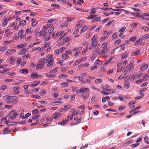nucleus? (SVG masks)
<instances>
[{
  "label": "nucleus",
  "mask_w": 149,
  "mask_h": 149,
  "mask_svg": "<svg viewBox=\"0 0 149 149\" xmlns=\"http://www.w3.org/2000/svg\"><path fill=\"white\" fill-rule=\"evenodd\" d=\"M134 65L132 63L129 64L128 66L124 68L123 71L125 72V74L129 73L132 71V70L134 68Z\"/></svg>",
  "instance_id": "1"
},
{
  "label": "nucleus",
  "mask_w": 149,
  "mask_h": 149,
  "mask_svg": "<svg viewBox=\"0 0 149 149\" xmlns=\"http://www.w3.org/2000/svg\"><path fill=\"white\" fill-rule=\"evenodd\" d=\"M18 115L17 112L14 110H12L10 112V117L11 119H15Z\"/></svg>",
  "instance_id": "2"
},
{
  "label": "nucleus",
  "mask_w": 149,
  "mask_h": 149,
  "mask_svg": "<svg viewBox=\"0 0 149 149\" xmlns=\"http://www.w3.org/2000/svg\"><path fill=\"white\" fill-rule=\"evenodd\" d=\"M17 97L16 96H10V104H16L17 102Z\"/></svg>",
  "instance_id": "3"
},
{
  "label": "nucleus",
  "mask_w": 149,
  "mask_h": 149,
  "mask_svg": "<svg viewBox=\"0 0 149 149\" xmlns=\"http://www.w3.org/2000/svg\"><path fill=\"white\" fill-rule=\"evenodd\" d=\"M96 36H94L91 39V40L93 41L92 42L91 45L93 46L96 45L97 42V41L96 40Z\"/></svg>",
  "instance_id": "4"
},
{
  "label": "nucleus",
  "mask_w": 149,
  "mask_h": 149,
  "mask_svg": "<svg viewBox=\"0 0 149 149\" xmlns=\"http://www.w3.org/2000/svg\"><path fill=\"white\" fill-rule=\"evenodd\" d=\"M24 31L22 29L18 33V36H19V37L20 38H21V39L23 38L24 37H25V36H24V35H22L24 33Z\"/></svg>",
  "instance_id": "5"
},
{
  "label": "nucleus",
  "mask_w": 149,
  "mask_h": 149,
  "mask_svg": "<svg viewBox=\"0 0 149 149\" xmlns=\"http://www.w3.org/2000/svg\"><path fill=\"white\" fill-rule=\"evenodd\" d=\"M38 77V74L37 73H32L31 74V78L36 79Z\"/></svg>",
  "instance_id": "6"
},
{
  "label": "nucleus",
  "mask_w": 149,
  "mask_h": 149,
  "mask_svg": "<svg viewBox=\"0 0 149 149\" xmlns=\"http://www.w3.org/2000/svg\"><path fill=\"white\" fill-rule=\"evenodd\" d=\"M80 90L81 91V92H83L84 93L87 92H89V89L88 88H80Z\"/></svg>",
  "instance_id": "7"
},
{
  "label": "nucleus",
  "mask_w": 149,
  "mask_h": 149,
  "mask_svg": "<svg viewBox=\"0 0 149 149\" xmlns=\"http://www.w3.org/2000/svg\"><path fill=\"white\" fill-rule=\"evenodd\" d=\"M108 52V49L107 47H104L103 49L102 50L101 53H98V54L100 55L103 54H105L107 53Z\"/></svg>",
  "instance_id": "8"
},
{
  "label": "nucleus",
  "mask_w": 149,
  "mask_h": 149,
  "mask_svg": "<svg viewBox=\"0 0 149 149\" xmlns=\"http://www.w3.org/2000/svg\"><path fill=\"white\" fill-rule=\"evenodd\" d=\"M63 60H66L69 58V56L66 54L63 53L61 56Z\"/></svg>",
  "instance_id": "9"
},
{
  "label": "nucleus",
  "mask_w": 149,
  "mask_h": 149,
  "mask_svg": "<svg viewBox=\"0 0 149 149\" xmlns=\"http://www.w3.org/2000/svg\"><path fill=\"white\" fill-rule=\"evenodd\" d=\"M28 49L27 48H24L20 50V51L18 54L23 55L25 54V52L27 51Z\"/></svg>",
  "instance_id": "10"
},
{
  "label": "nucleus",
  "mask_w": 149,
  "mask_h": 149,
  "mask_svg": "<svg viewBox=\"0 0 149 149\" xmlns=\"http://www.w3.org/2000/svg\"><path fill=\"white\" fill-rule=\"evenodd\" d=\"M142 41V38H140L134 43V45H137L138 44H140Z\"/></svg>",
  "instance_id": "11"
},
{
  "label": "nucleus",
  "mask_w": 149,
  "mask_h": 149,
  "mask_svg": "<svg viewBox=\"0 0 149 149\" xmlns=\"http://www.w3.org/2000/svg\"><path fill=\"white\" fill-rule=\"evenodd\" d=\"M44 64L43 63H39L36 65V67L38 69H40L44 66Z\"/></svg>",
  "instance_id": "12"
},
{
  "label": "nucleus",
  "mask_w": 149,
  "mask_h": 149,
  "mask_svg": "<svg viewBox=\"0 0 149 149\" xmlns=\"http://www.w3.org/2000/svg\"><path fill=\"white\" fill-rule=\"evenodd\" d=\"M53 60L50 59L48 62V64L47 65V67H50L53 64Z\"/></svg>",
  "instance_id": "13"
},
{
  "label": "nucleus",
  "mask_w": 149,
  "mask_h": 149,
  "mask_svg": "<svg viewBox=\"0 0 149 149\" xmlns=\"http://www.w3.org/2000/svg\"><path fill=\"white\" fill-rule=\"evenodd\" d=\"M19 72L23 74L28 73L29 72L28 70L26 69H22L19 70Z\"/></svg>",
  "instance_id": "14"
},
{
  "label": "nucleus",
  "mask_w": 149,
  "mask_h": 149,
  "mask_svg": "<svg viewBox=\"0 0 149 149\" xmlns=\"http://www.w3.org/2000/svg\"><path fill=\"white\" fill-rule=\"evenodd\" d=\"M61 116V114L60 113H54V119H57L58 118Z\"/></svg>",
  "instance_id": "15"
},
{
  "label": "nucleus",
  "mask_w": 149,
  "mask_h": 149,
  "mask_svg": "<svg viewBox=\"0 0 149 149\" xmlns=\"http://www.w3.org/2000/svg\"><path fill=\"white\" fill-rule=\"evenodd\" d=\"M8 116H7L6 117L2 118L1 119V120L3 121H4V122L6 124L8 125H9V123H8V121H7V117H8Z\"/></svg>",
  "instance_id": "16"
},
{
  "label": "nucleus",
  "mask_w": 149,
  "mask_h": 149,
  "mask_svg": "<svg viewBox=\"0 0 149 149\" xmlns=\"http://www.w3.org/2000/svg\"><path fill=\"white\" fill-rule=\"evenodd\" d=\"M68 122V120H66V119H65V120H63L62 121L61 123H58V124L59 125L60 124L63 126L65 124L67 123Z\"/></svg>",
  "instance_id": "17"
},
{
  "label": "nucleus",
  "mask_w": 149,
  "mask_h": 149,
  "mask_svg": "<svg viewBox=\"0 0 149 149\" xmlns=\"http://www.w3.org/2000/svg\"><path fill=\"white\" fill-rule=\"evenodd\" d=\"M26 23V22L25 20H22L19 22V24L21 26L25 25Z\"/></svg>",
  "instance_id": "18"
},
{
  "label": "nucleus",
  "mask_w": 149,
  "mask_h": 149,
  "mask_svg": "<svg viewBox=\"0 0 149 149\" xmlns=\"http://www.w3.org/2000/svg\"><path fill=\"white\" fill-rule=\"evenodd\" d=\"M46 76L48 78H54L56 77V75H52L50 74H46Z\"/></svg>",
  "instance_id": "19"
},
{
  "label": "nucleus",
  "mask_w": 149,
  "mask_h": 149,
  "mask_svg": "<svg viewBox=\"0 0 149 149\" xmlns=\"http://www.w3.org/2000/svg\"><path fill=\"white\" fill-rule=\"evenodd\" d=\"M68 77V75L63 74H61L59 75L58 78L60 79L66 78Z\"/></svg>",
  "instance_id": "20"
},
{
  "label": "nucleus",
  "mask_w": 149,
  "mask_h": 149,
  "mask_svg": "<svg viewBox=\"0 0 149 149\" xmlns=\"http://www.w3.org/2000/svg\"><path fill=\"white\" fill-rule=\"evenodd\" d=\"M38 33H39L40 36H45L47 33L46 32H42L40 31V32H38L37 33V34Z\"/></svg>",
  "instance_id": "21"
},
{
  "label": "nucleus",
  "mask_w": 149,
  "mask_h": 149,
  "mask_svg": "<svg viewBox=\"0 0 149 149\" xmlns=\"http://www.w3.org/2000/svg\"><path fill=\"white\" fill-rule=\"evenodd\" d=\"M26 45V43L21 44L18 45L17 47L19 48H22L24 47H25Z\"/></svg>",
  "instance_id": "22"
},
{
  "label": "nucleus",
  "mask_w": 149,
  "mask_h": 149,
  "mask_svg": "<svg viewBox=\"0 0 149 149\" xmlns=\"http://www.w3.org/2000/svg\"><path fill=\"white\" fill-rule=\"evenodd\" d=\"M16 60V58L10 57V63L11 64L14 63L15 62Z\"/></svg>",
  "instance_id": "23"
},
{
  "label": "nucleus",
  "mask_w": 149,
  "mask_h": 149,
  "mask_svg": "<svg viewBox=\"0 0 149 149\" xmlns=\"http://www.w3.org/2000/svg\"><path fill=\"white\" fill-rule=\"evenodd\" d=\"M130 86L129 83H127L124 84V88L126 89H128Z\"/></svg>",
  "instance_id": "24"
},
{
  "label": "nucleus",
  "mask_w": 149,
  "mask_h": 149,
  "mask_svg": "<svg viewBox=\"0 0 149 149\" xmlns=\"http://www.w3.org/2000/svg\"><path fill=\"white\" fill-rule=\"evenodd\" d=\"M97 16L96 15H90L89 16L87 17L86 18L89 19H92L95 18H96L97 17Z\"/></svg>",
  "instance_id": "25"
},
{
  "label": "nucleus",
  "mask_w": 149,
  "mask_h": 149,
  "mask_svg": "<svg viewBox=\"0 0 149 149\" xmlns=\"http://www.w3.org/2000/svg\"><path fill=\"white\" fill-rule=\"evenodd\" d=\"M40 81H35L33 83V85L34 86H37L40 83Z\"/></svg>",
  "instance_id": "26"
},
{
  "label": "nucleus",
  "mask_w": 149,
  "mask_h": 149,
  "mask_svg": "<svg viewBox=\"0 0 149 149\" xmlns=\"http://www.w3.org/2000/svg\"><path fill=\"white\" fill-rule=\"evenodd\" d=\"M110 99L109 97V96H106L104 98H103L102 99V102H106V100H108Z\"/></svg>",
  "instance_id": "27"
},
{
  "label": "nucleus",
  "mask_w": 149,
  "mask_h": 149,
  "mask_svg": "<svg viewBox=\"0 0 149 149\" xmlns=\"http://www.w3.org/2000/svg\"><path fill=\"white\" fill-rule=\"evenodd\" d=\"M57 68H58L57 67H55L54 68V69L50 70L49 71V72L50 73H56V72H57V71H58V70H57Z\"/></svg>",
  "instance_id": "28"
},
{
  "label": "nucleus",
  "mask_w": 149,
  "mask_h": 149,
  "mask_svg": "<svg viewBox=\"0 0 149 149\" xmlns=\"http://www.w3.org/2000/svg\"><path fill=\"white\" fill-rule=\"evenodd\" d=\"M102 82V80L101 79H96L95 81V82L96 84H98Z\"/></svg>",
  "instance_id": "29"
},
{
  "label": "nucleus",
  "mask_w": 149,
  "mask_h": 149,
  "mask_svg": "<svg viewBox=\"0 0 149 149\" xmlns=\"http://www.w3.org/2000/svg\"><path fill=\"white\" fill-rule=\"evenodd\" d=\"M61 85H62L63 86H69V84L67 82H65L61 84Z\"/></svg>",
  "instance_id": "30"
},
{
  "label": "nucleus",
  "mask_w": 149,
  "mask_h": 149,
  "mask_svg": "<svg viewBox=\"0 0 149 149\" xmlns=\"http://www.w3.org/2000/svg\"><path fill=\"white\" fill-rule=\"evenodd\" d=\"M48 60L47 59H46L45 58H44L40 60V61L42 62V63H47L48 62Z\"/></svg>",
  "instance_id": "31"
},
{
  "label": "nucleus",
  "mask_w": 149,
  "mask_h": 149,
  "mask_svg": "<svg viewBox=\"0 0 149 149\" xmlns=\"http://www.w3.org/2000/svg\"><path fill=\"white\" fill-rule=\"evenodd\" d=\"M7 88V86H3L0 87V89L2 91H4Z\"/></svg>",
  "instance_id": "32"
},
{
  "label": "nucleus",
  "mask_w": 149,
  "mask_h": 149,
  "mask_svg": "<svg viewBox=\"0 0 149 149\" xmlns=\"http://www.w3.org/2000/svg\"><path fill=\"white\" fill-rule=\"evenodd\" d=\"M68 26V24L66 23H62L61 24V27L62 28L66 27Z\"/></svg>",
  "instance_id": "33"
},
{
  "label": "nucleus",
  "mask_w": 149,
  "mask_h": 149,
  "mask_svg": "<svg viewBox=\"0 0 149 149\" xmlns=\"http://www.w3.org/2000/svg\"><path fill=\"white\" fill-rule=\"evenodd\" d=\"M70 37H68L67 38H64L63 40V41L65 42H67L70 41Z\"/></svg>",
  "instance_id": "34"
},
{
  "label": "nucleus",
  "mask_w": 149,
  "mask_h": 149,
  "mask_svg": "<svg viewBox=\"0 0 149 149\" xmlns=\"http://www.w3.org/2000/svg\"><path fill=\"white\" fill-rule=\"evenodd\" d=\"M38 109H35L32 111V113L33 114H37L38 113Z\"/></svg>",
  "instance_id": "35"
},
{
  "label": "nucleus",
  "mask_w": 149,
  "mask_h": 149,
  "mask_svg": "<svg viewBox=\"0 0 149 149\" xmlns=\"http://www.w3.org/2000/svg\"><path fill=\"white\" fill-rule=\"evenodd\" d=\"M78 78H79V80L81 81V82L80 83H85L82 80L84 78V77L82 76H77Z\"/></svg>",
  "instance_id": "36"
},
{
  "label": "nucleus",
  "mask_w": 149,
  "mask_h": 149,
  "mask_svg": "<svg viewBox=\"0 0 149 149\" xmlns=\"http://www.w3.org/2000/svg\"><path fill=\"white\" fill-rule=\"evenodd\" d=\"M132 142L131 141H129L123 144L124 146H126L127 145L130 144Z\"/></svg>",
  "instance_id": "37"
},
{
  "label": "nucleus",
  "mask_w": 149,
  "mask_h": 149,
  "mask_svg": "<svg viewBox=\"0 0 149 149\" xmlns=\"http://www.w3.org/2000/svg\"><path fill=\"white\" fill-rule=\"evenodd\" d=\"M9 131L8 128H6L3 130V132L5 134H7L8 133Z\"/></svg>",
  "instance_id": "38"
},
{
  "label": "nucleus",
  "mask_w": 149,
  "mask_h": 149,
  "mask_svg": "<svg viewBox=\"0 0 149 149\" xmlns=\"http://www.w3.org/2000/svg\"><path fill=\"white\" fill-rule=\"evenodd\" d=\"M88 28V27L86 26H84L82 27V29L81 31V33H82Z\"/></svg>",
  "instance_id": "39"
},
{
  "label": "nucleus",
  "mask_w": 149,
  "mask_h": 149,
  "mask_svg": "<svg viewBox=\"0 0 149 149\" xmlns=\"http://www.w3.org/2000/svg\"><path fill=\"white\" fill-rule=\"evenodd\" d=\"M144 139L146 143L149 144V139L148 138V137L147 136H146L145 137Z\"/></svg>",
  "instance_id": "40"
},
{
  "label": "nucleus",
  "mask_w": 149,
  "mask_h": 149,
  "mask_svg": "<svg viewBox=\"0 0 149 149\" xmlns=\"http://www.w3.org/2000/svg\"><path fill=\"white\" fill-rule=\"evenodd\" d=\"M75 9L76 10H79V11H83L84 12H86L87 11V10H84V9L78 8H77V7H75Z\"/></svg>",
  "instance_id": "41"
},
{
  "label": "nucleus",
  "mask_w": 149,
  "mask_h": 149,
  "mask_svg": "<svg viewBox=\"0 0 149 149\" xmlns=\"http://www.w3.org/2000/svg\"><path fill=\"white\" fill-rule=\"evenodd\" d=\"M7 48V47L6 46L1 47L0 48V50L1 52L3 51L6 49Z\"/></svg>",
  "instance_id": "42"
},
{
  "label": "nucleus",
  "mask_w": 149,
  "mask_h": 149,
  "mask_svg": "<svg viewBox=\"0 0 149 149\" xmlns=\"http://www.w3.org/2000/svg\"><path fill=\"white\" fill-rule=\"evenodd\" d=\"M31 97H32L35 98L36 99H41V97L39 96H38L37 95H32Z\"/></svg>",
  "instance_id": "43"
},
{
  "label": "nucleus",
  "mask_w": 149,
  "mask_h": 149,
  "mask_svg": "<svg viewBox=\"0 0 149 149\" xmlns=\"http://www.w3.org/2000/svg\"><path fill=\"white\" fill-rule=\"evenodd\" d=\"M149 38V34H147L144 35L142 36V38L144 39H146Z\"/></svg>",
  "instance_id": "44"
},
{
  "label": "nucleus",
  "mask_w": 149,
  "mask_h": 149,
  "mask_svg": "<svg viewBox=\"0 0 149 149\" xmlns=\"http://www.w3.org/2000/svg\"><path fill=\"white\" fill-rule=\"evenodd\" d=\"M140 52V50L139 49L136 50L135 52H134V55H138L139 54Z\"/></svg>",
  "instance_id": "45"
},
{
  "label": "nucleus",
  "mask_w": 149,
  "mask_h": 149,
  "mask_svg": "<svg viewBox=\"0 0 149 149\" xmlns=\"http://www.w3.org/2000/svg\"><path fill=\"white\" fill-rule=\"evenodd\" d=\"M81 62V61H80L79 60L76 61L74 63V66H77Z\"/></svg>",
  "instance_id": "46"
},
{
  "label": "nucleus",
  "mask_w": 149,
  "mask_h": 149,
  "mask_svg": "<svg viewBox=\"0 0 149 149\" xmlns=\"http://www.w3.org/2000/svg\"><path fill=\"white\" fill-rule=\"evenodd\" d=\"M143 80H144V79H140L139 80L136 81L135 82V83L136 84H138L139 83H141L142 82Z\"/></svg>",
  "instance_id": "47"
},
{
  "label": "nucleus",
  "mask_w": 149,
  "mask_h": 149,
  "mask_svg": "<svg viewBox=\"0 0 149 149\" xmlns=\"http://www.w3.org/2000/svg\"><path fill=\"white\" fill-rule=\"evenodd\" d=\"M66 49V47H63L60 48L59 49V51L60 52H62Z\"/></svg>",
  "instance_id": "48"
},
{
  "label": "nucleus",
  "mask_w": 149,
  "mask_h": 149,
  "mask_svg": "<svg viewBox=\"0 0 149 149\" xmlns=\"http://www.w3.org/2000/svg\"><path fill=\"white\" fill-rule=\"evenodd\" d=\"M126 29V28L125 27H124L123 28L119 29L118 30V31L120 32H123Z\"/></svg>",
  "instance_id": "49"
},
{
  "label": "nucleus",
  "mask_w": 149,
  "mask_h": 149,
  "mask_svg": "<svg viewBox=\"0 0 149 149\" xmlns=\"http://www.w3.org/2000/svg\"><path fill=\"white\" fill-rule=\"evenodd\" d=\"M136 40V38L135 37H132L130 39V40L132 42L135 41Z\"/></svg>",
  "instance_id": "50"
},
{
  "label": "nucleus",
  "mask_w": 149,
  "mask_h": 149,
  "mask_svg": "<svg viewBox=\"0 0 149 149\" xmlns=\"http://www.w3.org/2000/svg\"><path fill=\"white\" fill-rule=\"evenodd\" d=\"M63 33V32H59L58 33H57L56 34V37H58L61 35Z\"/></svg>",
  "instance_id": "51"
},
{
  "label": "nucleus",
  "mask_w": 149,
  "mask_h": 149,
  "mask_svg": "<svg viewBox=\"0 0 149 149\" xmlns=\"http://www.w3.org/2000/svg\"><path fill=\"white\" fill-rule=\"evenodd\" d=\"M97 54H96L95 55H93L91 58V61L94 60L97 57Z\"/></svg>",
  "instance_id": "52"
},
{
  "label": "nucleus",
  "mask_w": 149,
  "mask_h": 149,
  "mask_svg": "<svg viewBox=\"0 0 149 149\" xmlns=\"http://www.w3.org/2000/svg\"><path fill=\"white\" fill-rule=\"evenodd\" d=\"M91 88L93 90H95V91H100V90L97 88H95L94 86H93L91 87Z\"/></svg>",
  "instance_id": "53"
},
{
  "label": "nucleus",
  "mask_w": 149,
  "mask_h": 149,
  "mask_svg": "<svg viewBox=\"0 0 149 149\" xmlns=\"http://www.w3.org/2000/svg\"><path fill=\"white\" fill-rule=\"evenodd\" d=\"M148 65H144L143 66H142L140 68V70H142L143 68H148Z\"/></svg>",
  "instance_id": "54"
},
{
  "label": "nucleus",
  "mask_w": 149,
  "mask_h": 149,
  "mask_svg": "<svg viewBox=\"0 0 149 149\" xmlns=\"http://www.w3.org/2000/svg\"><path fill=\"white\" fill-rule=\"evenodd\" d=\"M46 93V91L45 90H44L42 91L40 93V95L41 96H43Z\"/></svg>",
  "instance_id": "55"
},
{
  "label": "nucleus",
  "mask_w": 149,
  "mask_h": 149,
  "mask_svg": "<svg viewBox=\"0 0 149 149\" xmlns=\"http://www.w3.org/2000/svg\"><path fill=\"white\" fill-rule=\"evenodd\" d=\"M24 113H21L19 114V116L20 117H22L23 119L25 118V117L24 116Z\"/></svg>",
  "instance_id": "56"
},
{
  "label": "nucleus",
  "mask_w": 149,
  "mask_h": 149,
  "mask_svg": "<svg viewBox=\"0 0 149 149\" xmlns=\"http://www.w3.org/2000/svg\"><path fill=\"white\" fill-rule=\"evenodd\" d=\"M97 68V66H93V67H92L91 69H90V70L91 71H93L95 69H96Z\"/></svg>",
  "instance_id": "57"
},
{
  "label": "nucleus",
  "mask_w": 149,
  "mask_h": 149,
  "mask_svg": "<svg viewBox=\"0 0 149 149\" xmlns=\"http://www.w3.org/2000/svg\"><path fill=\"white\" fill-rule=\"evenodd\" d=\"M60 52L59 50L58 49H56V50H55L54 52V53L55 55H58L59 54V52Z\"/></svg>",
  "instance_id": "58"
},
{
  "label": "nucleus",
  "mask_w": 149,
  "mask_h": 149,
  "mask_svg": "<svg viewBox=\"0 0 149 149\" xmlns=\"http://www.w3.org/2000/svg\"><path fill=\"white\" fill-rule=\"evenodd\" d=\"M108 105L109 106H113L114 105V104L113 103L109 101H108Z\"/></svg>",
  "instance_id": "59"
},
{
  "label": "nucleus",
  "mask_w": 149,
  "mask_h": 149,
  "mask_svg": "<svg viewBox=\"0 0 149 149\" xmlns=\"http://www.w3.org/2000/svg\"><path fill=\"white\" fill-rule=\"evenodd\" d=\"M121 40H117L114 42L115 44L118 45L120 44V42Z\"/></svg>",
  "instance_id": "60"
},
{
  "label": "nucleus",
  "mask_w": 149,
  "mask_h": 149,
  "mask_svg": "<svg viewBox=\"0 0 149 149\" xmlns=\"http://www.w3.org/2000/svg\"><path fill=\"white\" fill-rule=\"evenodd\" d=\"M40 116L38 115H37L36 116H34L32 117L33 119H36L39 117Z\"/></svg>",
  "instance_id": "61"
},
{
  "label": "nucleus",
  "mask_w": 149,
  "mask_h": 149,
  "mask_svg": "<svg viewBox=\"0 0 149 149\" xmlns=\"http://www.w3.org/2000/svg\"><path fill=\"white\" fill-rule=\"evenodd\" d=\"M31 31V29L30 28H27L26 31L25 33L26 34H28Z\"/></svg>",
  "instance_id": "62"
},
{
  "label": "nucleus",
  "mask_w": 149,
  "mask_h": 149,
  "mask_svg": "<svg viewBox=\"0 0 149 149\" xmlns=\"http://www.w3.org/2000/svg\"><path fill=\"white\" fill-rule=\"evenodd\" d=\"M117 34L116 33H114L112 36V38L113 39H115L117 37Z\"/></svg>",
  "instance_id": "63"
},
{
  "label": "nucleus",
  "mask_w": 149,
  "mask_h": 149,
  "mask_svg": "<svg viewBox=\"0 0 149 149\" xmlns=\"http://www.w3.org/2000/svg\"><path fill=\"white\" fill-rule=\"evenodd\" d=\"M142 16H149V13H145L142 14Z\"/></svg>",
  "instance_id": "64"
}]
</instances>
